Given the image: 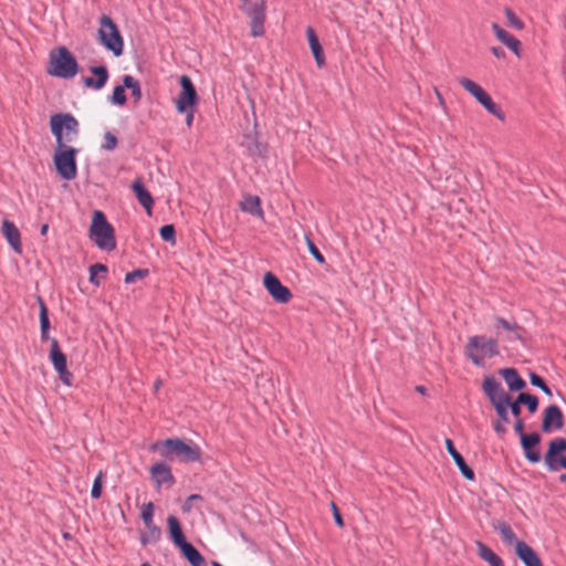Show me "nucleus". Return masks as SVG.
<instances>
[{"mask_svg": "<svg viewBox=\"0 0 566 566\" xmlns=\"http://www.w3.org/2000/svg\"><path fill=\"white\" fill-rule=\"evenodd\" d=\"M98 40L114 56L118 57L124 51V40L117 24L106 14L99 18Z\"/></svg>", "mask_w": 566, "mask_h": 566, "instance_id": "0eeeda50", "label": "nucleus"}, {"mask_svg": "<svg viewBox=\"0 0 566 566\" xmlns=\"http://www.w3.org/2000/svg\"><path fill=\"white\" fill-rule=\"evenodd\" d=\"M564 453H558L549 459V454H545L543 460L549 472H557L559 462L565 458Z\"/></svg>", "mask_w": 566, "mask_h": 566, "instance_id": "58836bf2", "label": "nucleus"}, {"mask_svg": "<svg viewBox=\"0 0 566 566\" xmlns=\"http://www.w3.org/2000/svg\"><path fill=\"white\" fill-rule=\"evenodd\" d=\"M479 557L486 562L490 566H504L500 556H497L488 545L476 542Z\"/></svg>", "mask_w": 566, "mask_h": 566, "instance_id": "a878e982", "label": "nucleus"}, {"mask_svg": "<svg viewBox=\"0 0 566 566\" xmlns=\"http://www.w3.org/2000/svg\"><path fill=\"white\" fill-rule=\"evenodd\" d=\"M51 133L55 137L56 148L53 156L59 176L64 180H73L77 175V149L69 146L80 133L77 119L70 113H57L50 118Z\"/></svg>", "mask_w": 566, "mask_h": 566, "instance_id": "f257e3e1", "label": "nucleus"}, {"mask_svg": "<svg viewBox=\"0 0 566 566\" xmlns=\"http://www.w3.org/2000/svg\"><path fill=\"white\" fill-rule=\"evenodd\" d=\"M524 428H525L524 421L522 419L517 418V420L514 423V431H515L516 434H518L520 441L522 440V436L526 434L524 432Z\"/></svg>", "mask_w": 566, "mask_h": 566, "instance_id": "3c124183", "label": "nucleus"}, {"mask_svg": "<svg viewBox=\"0 0 566 566\" xmlns=\"http://www.w3.org/2000/svg\"><path fill=\"white\" fill-rule=\"evenodd\" d=\"M48 230H49V226H48V224H43V226L41 227L40 233H41L42 235H45V234H46V232H48Z\"/></svg>", "mask_w": 566, "mask_h": 566, "instance_id": "13d9d810", "label": "nucleus"}, {"mask_svg": "<svg viewBox=\"0 0 566 566\" xmlns=\"http://www.w3.org/2000/svg\"><path fill=\"white\" fill-rule=\"evenodd\" d=\"M482 388L491 405H495L499 401L507 405L510 395L505 392L501 382L497 381L493 376H486L483 379Z\"/></svg>", "mask_w": 566, "mask_h": 566, "instance_id": "ddd939ff", "label": "nucleus"}, {"mask_svg": "<svg viewBox=\"0 0 566 566\" xmlns=\"http://www.w3.org/2000/svg\"><path fill=\"white\" fill-rule=\"evenodd\" d=\"M90 238L104 251L116 249L115 230L101 210H95L90 227Z\"/></svg>", "mask_w": 566, "mask_h": 566, "instance_id": "20e7f679", "label": "nucleus"}, {"mask_svg": "<svg viewBox=\"0 0 566 566\" xmlns=\"http://www.w3.org/2000/svg\"><path fill=\"white\" fill-rule=\"evenodd\" d=\"M504 14H505V18L507 20V24L509 27L515 29V30H523L524 29V23L522 22V20L513 12L512 9H510L509 7H505L504 8Z\"/></svg>", "mask_w": 566, "mask_h": 566, "instance_id": "e433bc0d", "label": "nucleus"}, {"mask_svg": "<svg viewBox=\"0 0 566 566\" xmlns=\"http://www.w3.org/2000/svg\"><path fill=\"white\" fill-rule=\"evenodd\" d=\"M566 452V439L555 438L548 442V448L545 454H549V459L558 453Z\"/></svg>", "mask_w": 566, "mask_h": 566, "instance_id": "2f4dec72", "label": "nucleus"}, {"mask_svg": "<svg viewBox=\"0 0 566 566\" xmlns=\"http://www.w3.org/2000/svg\"><path fill=\"white\" fill-rule=\"evenodd\" d=\"M147 532L140 533V543L142 545L146 546L151 543H156L161 537V530L155 525V523L150 524L149 526H146Z\"/></svg>", "mask_w": 566, "mask_h": 566, "instance_id": "c85d7f7f", "label": "nucleus"}, {"mask_svg": "<svg viewBox=\"0 0 566 566\" xmlns=\"http://www.w3.org/2000/svg\"><path fill=\"white\" fill-rule=\"evenodd\" d=\"M500 354L497 340L475 335L468 339L465 356L475 365L483 366L484 358H492Z\"/></svg>", "mask_w": 566, "mask_h": 566, "instance_id": "423d86ee", "label": "nucleus"}, {"mask_svg": "<svg viewBox=\"0 0 566 566\" xmlns=\"http://www.w3.org/2000/svg\"><path fill=\"white\" fill-rule=\"evenodd\" d=\"M566 470V457L559 462L558 470Z\"/></svg>", "mask_w": 566, "mask_h": 566, "instance_id": "bf43d9fd", "label": "nucleus"}, {"mask_svg": "<svg viewBox=\"0 0 566 566\" xmlns=\"http://www.w3.org/2000/svg\"><path fill=\"white\" fill-rule=\"evenodd\" d=\"M493 429L496 433L499 434H504L506 432V428L504 427V424L502 423V421H495L493 423Z\"/></svg>", "mask_w": 566, "mask_h": 566, "instance_id": "5fc2aeb1", "label": "nucleus"}, {"mask_svg": "<svg viewBox=\"0 0 566 566\" xmlns=\"http://www.w3.org/2000/svg\"><path fill=\"white\" fill-rule=\"evenodd\" d=\"M444 443H446L448 453L453 459V461L457 464L458 469L460 470L462 476L469 481H473L475 478L474 471L472 470V468H470L467 464V462H465L464 458L461 455V453L458 452V450L454 447L453 441L451 439L447 438Z\"/></svg>", "mask_w": 566, "mask_h": 566, "instance_id": "2eb2a0df", "label": "nucleus"}, {"mask_svg": "<svg viewBox=\"0 0 566 566\" xmlns=\"http://www.w3.org/2000/svg\"><path fill=\"white\" fill-rule=\"evenodd\" d=\"M306 244H307V249H308V252L311 253V255L319 263V264H324L325 263V258L324 255L321 253V251L318 250V248L315 245V243L311 240L310 237H306Z\"/></svg>", "mask_w": 566, "mask_h": 566, "instance_id": "c03bdc74", "label": "nucleus"}, {"mask_svg": "<svg viewBox=\"0 0 566 566\" xmlns=\"http://www.w3.org/2000/svg\"><path fill=\"white\" fill-rule=\"evenodd\" d=\"M515 554L525 566H544L537 553L523 541L516 543Z\"/></svg>", "mask_w": 566, "mask_h": 566, "instance_id": "6ab92c4d", "label": "nucleus"}, {"mask_svg": "<svg viewBox=\"0 0 566 566\" xmlns=\"http://www.w3.org/2000/svg\"><path fill=\"white\" fill-rule=\"evenodd\" d=\"M2 233L13 251L20 254L22 252V244L17 226L12 221L4 219L2 222Z\"/></svg>", "mask_w": 566, "mask_h": 566, "instance_id": "aec40b11", "label": "nucleus"}, {"mask_svg": "<svg viewBox=\"0 0 566 566\" xmlns=\"http://www.w3.org/2000/svg\"><path fill=\"white\" fill-rule=\"evenodd\" d=\"M211 565H212V566H223V565H221L219 562H216V560H213V562L211 563Z\"/></svg>", "mask_w": 566, "mask_h": 566, "instance_id": "680f3d73", "label": "nucleus"}, {"mask_svg": "<svg viewBox=\"0 0 566 566\" xmlns=\"http://www.w3.org/2000/svg\"><path fill=\"white\" fill-rule=\"evenodd\" d=\"M202 500V496L200 494H191L189 495L185 503L182 504V511L185 513H189L191 511V505L193 504V502L196 501H201Z\"/></svg>", "mask_w": 566, "mask_h": 566, "instance_id": "09e8293b", "label": "nucleus"}, {"mask_svg": "<svg viewBox=\"0 0 566 566\" xmlns=\"http://www.w3.org/2000/svg\"><path fill=\"white\" fill-rule=\"evenodd\" d=\"M241 10L251 19V35L261 36L264 33L265 2L264 0H241Z\"/></svg>", "mask_w": 566, "mask_h": 566, "instance_id": "1a4fd4ad", "label": "nucleus"}, {"mask_svg": "<svg viewBox=\"0 0 566 566\" xmlns=\"http://www.w3.org/2000/svg\"><path fill=\"white\" fill-rule=\"evenodd\" d=\"M240 208L242 211L248 212L252 216H262L263 211L261 209V200L258 196L247 195L243 200L240 202Z\"/></svg>", "mask_w": 566, "mask_h": 566, "instance_id": "bb28decb", "label": "nucleus"}, {"mask_svg": "<svg viewBox=\"0 0 566 566\" xmlns=\"http://www.w3.org/2000/svg\"><path fill=\"white\" fill-rule=\"evenodd\" d=\"M459 84L468 91L475 99L493 116L504 120L505 116L501 107L493 102L492 97L475 82L470 78H459Z\"/></svg>", "mask_w": 566, "mask_h": 566, "instance_id": "6e6552de", "label": "nucleus"}, {"mask_svg": "<svg viewBox=\"0 0 566 566\" xmlns=\"http://www.w3.org/2000/svg\"><path fill=\"white\" fill-rule=\"evenodd\" d=\"M132 190L134 191L138 202L147 211V213L151 214V210L154 207V199H153L150 192L146 189V187L140 178L136 179L132 184Z\"/></svg>", "mask_w": 566, "mask_h": 566, "instance_id": "4be33fe9", "label": "nucleus"}, {"mask_svg": "<svg viewBox=\"0 0 566 566\" xmlns=\"http://www.w3.org/2000/svg\"><path fill=\"white\" fill-rule=\"evenodd\" d=\"M154 511L155 506L153 502H148L143 505L140 517L145 524V526H149L154 523Z\"/></svg>", "mask_w": 566, "mask_h": 566, "instance_id": "ea45409f", "label": "nucleus"}, {"mask_svg": "<svg viewBox=\"0 0 566 566\" xmlns=\"http://www.w3.org/2000/svg\"><path fill=\"white\" fill-rule=\"evenodd\" d=\"M331 506H332L333 517H334L335 524L337 526H339V527H343L344 526V520H343V516H342L337 505L334 502H332Z\"/></svg>", "mask_w": 566, "mask_h": 566, "instance_id": "8fccbe9b", "label": "nucleus"}, {"mask_svg": "<svg viewBox=\"0 0 566 566\" xmlns=\"http://www.w3.org/2000/svg\"><path fill=\"white\" fill-rule=\"evenodd\" d=\"M159 235L165 242H176V229L174 224H165L159 229Z\"/></svg>", "mask_w": 566, "mask_h": 566, "instance_id": "4c0bfd02", "label": "nucleus"}, {"mask_svg": "<svg viewBox=\"0 0 566 566\" xmlns=\"http://www.w3.org/2000/svg\"><path fill=\"white\" fill-rule=\"evenodd\" d=\"M80 66L75 56L65 46H59L50 53L48 73L60 78H72L78 73Z\"/></svg>", "mask_w": 566, "mask_h": 566, "instance_id": "39448f33", "label": "nucleus"}, {"mask_svg": "<svg viewBox=\"0 0 566 566\" xmlns=\"http://www.w3.org/2000/svg\"><path fill=\"white\" fill-rule=\"evenodd\" d=\"M496 39L510 49L516 56H521V42L497 23L492 24Z\"/></svg>", "mask_w": 566, "mask_h": 566, "instance_id": "412c9836", "label": "nucleus"}, {"mask_svg": "<svg viewBox=\"0 0 566 566\" xmlns=\"http://www.w3.org/2000/svg\"><path fill=\"white\" fill-rule=\"evenodd\" d=\"M493 527L496 532L500 533L503 542H505L507 545L514 544L516 546V543L520 539H517L515 533L513 532V530L509 523L497 522L496 524H493Z\"/></svg>", "mask_w": 566, "mask_h": 566, "instance_id": "cd10ccee", "label": "nucleus"}, {"mask_svg": "<svg viewBox=\"0 0 566 566\" xmlns=\"http://www.w3.org/2000/svg\"><path fill=\"white\" fill-rule=\"evenodd\" d=\"M149 271L148 269H136L132 272H128L125 275V283L132 284L135 283L137 280L145 279L148 275Z\"/></svg>", "mask_w": 566, "mask_h": 566, "instance_id": "a19ab883", "label": "nucleus"}, {"mask_svg": "<svg viewBox=\"0 0 566 566\" xmlns=\"http://www.w3.org/2000/svg\"><path fill=\"white\" fill-rule=\"evenodd\" d=\"M558 480L560 483H566V474H560Z\"/></svg>", "mask_w": 566, "mask_h": 566, "instance_id": "052dcab7", "label": "nucleus"}, {"mask_svg": "<svg viewBox=\"0 0 566 566\" xmlns=\"http://www.w3.org/2000/svg\"><path fill=\"white\" fill-rule=\"evenodd\" d=\"M495 328L502 327L505 329L509 335L506 339L509 342L513 340H521L522 343L525 342L524 334L526 333L525 328L518 325L515 321H509L503 317H495Z\"/></svg>", "mask_w": 566, "mask_h": 566, "instance_id": "dca6fc26", "label": "nucleus"}, {"mask_svg": "<svg viewBox=\"0 0 566 566\" xmlns=\"http://www.w3.org/2000/svg\"><path fill=\"white\" fill-rule=\"evenodd\" d=\"M117 137L113 133L106 132L104 134V143L102 144V149L112 151L117 147Z\"/></svg>", "mask_w": 566, "mask_h": 566, "instance_id": "37998d69", "label": "nucleus"}, {"mask_svg": "<svg viewBox=\"0 0 566 566\" xmlns=\"http://www.w3.org/2000/svg\"><path fill=\"white\" fill-rule=\"evenodd\" d=\"M196 107L187 109L184 112L186 114V124L188 127L192 125L193 116H195Z\"/></svg>", "mask_w": 566, "mask_h": 566, "instance_id": "603ef678", "label": "nucleus"}, {"mask_svg": "<svg viewBox=\"0 0 566 566\" xmlns=\"http://www.w3.org/2000/svg\"><path fill=\"white\" fill-rule=\"evenodd\" d=\"M125 88L126 87L124 86V84L115 86L112 95L108 97L109 102L112 104L119 105V106L125 105L127 102Z\"/></svg>", "mask_w": 566, "mask_h": 566, "instance_id": "f704fd0d", "label": "nucleus"}, {"mask_svg": "<svg viewBox=\"0 0 566 566\" xmlns=\"http://www.w3.org/2000/svg\"><path fill=\"white\" fill-rule=\"evenodd\" d=\"M564 427V415L556 405L548 406L543 412L541 429L545 433L559 430Z\"/></svg>", "mask_w": 566, "mask_h": 566, "instance_id": "4468645a", "label": "nucleus"}, {"mask_svg": "<svg viewBox=\"0 0 566 566\" xmlns=\"http://www.w3.org/2000/svg\"><path fill=\"white\" fill-rule=\"evenodd\" d=\"M56 371L59 374V378L61 379V381L64 385H66V386H71L72 385L73 374L71 371H69L67 367L62 368V369L56 370Z\"/></svg>", "mask_w": 566, "mask_h": 566, "instance_id": "de8ad7c7", "label": "nucleus"}, {"mask_svg": "<svg viewBox=\"0 0 566 566\" xmlns=\"http://www.w3.org/2000/svg\"><path fill=\"white\" fill-rule=\"evenodd\" d=\"M50 360L55 370L67 367L66 355L61 350L56 338L51 339Z\"/></svg>", "mask_w": 566, "mask_h": 566, "instance_id": "393cba45", "label": "nucleus"}, {"mask_svg": "<svg viewBox=\"0 0 566 566\" xmlns=\"http://www.w3.org/2000/svg\"><path fill=\"white\" fill-rule=\"evenodd\" d=\"M263 285L275 302L286 304L292 300L293 295L290 289L283 285L272 272L264 274Z\"/></svg>", "mask_w": 566, "mask_h": 566, "instance_id": "9b49d317", "label": "nucleus"}, {"mask_svg": "<svg viewBox=\"0 0 566 566\" xmlns=\"http://www.w3.org/2000/svg\"><path fill=\"white\" fill-rule=\"evenodd\" d=\"M52 338H50L49 336V331H41V340L42 342H46V340H50L51 342Z\"/></svg>", "mask_w": 566, "mask_h": 566, "instance_id": "6e6d98bb", "label": "nucleus"}, {"mask_svg": "<svg viewBox=\"0 0 566 566\" xmlns=\"http://www.w3.org/2000/svg\"><path fill=\"white\" fill-rule=\"evenodd\" d=\"M521 405H522V402H518V396L516 397V399L514 401L510 397L509 403H507V409L510 408L512 415L515 418H518L521 416V412H522Z\"/></svg>", "mask_w": 566, "mask_h": 566, "instance_id": "49530a36", "label": "nucleus"}, {"mask_svg": "<svg viewBox=\"0 0 566 566\" xmlns=\"http://www.w3.org/2000/svg\"><path fill=\"white\" fill-rule=\"evenodd\" d=\"M181 91L176 101V108L178 112H187L189 108H193L198 104V94L191 78L184 74L179 78Z\"/></svg>", "mask_w": 566, "mask_h": 566, "instance_id": "9d476101", "label": "nucleus"}, {"mask_svg": "<svg viewBox=\"0 0 566 566\" xmlns=\"http://www.w3.org/2000/svg\"><path fill=\"white\" fill-rule=\"evenodd\" d=\"M169 538L176 547L179 548L181 555L189 562L191 566H206V559L200 552L187 541L179 520L175 515L167 518Z\"/></svg>", "mask_w": 566, "mask_h": 566, "instance_id": "7ed1b4c3", "label": "nucleus"}, {"mask_svg": "<svg viewBox=\"0 0 566 566\" xmlns=\"http://www.w3.org/2000/svg\"><path fill=\"white\" fill-rule=\"evenodd\" d=\"M493 408L495 409L496 411V415L499 417V421H502L504 423H509L510 422V417H509V410H507V405L505 403H502V402H497L495 405H492Z\"/></svg>", "mask_w": 566, "mask_h": 566, "instance_id": "a18cd8bd", "label": "nucleus"}, {"mask_svg": "<svg viewBox=\"0 0 566 566\" xmlns=\"http://www.w3.org/2000/svg\"><path fill=\"white\" fill-rule=\"evenodd\" d=\"M38 303H39V310H40V313H39L40 329L41 331H50L51 324H50V319H49V313H48L46 305L41 297H38Z\"/></svg>", "mask_w": 566, "mask_h": 566, "instance_id": "72a5a7b5", "label": "nucleus"}, {"mask_svg": "<svg viewBox=\"0 0 566 566\" xmlns=\"http://www.w3.org/2000/svg\"><path fill=\"white\" fill-rule=\"evenodd\" d=\"M157 451L163 458L168 461L179 460L180 462H198L201 458V450L195 443H186L179 438H169L163 441H157L150 448Z\"/></svg>", "mask_w": 566, "mask_h": 566, "instance_id": "f03ea898", "label": "nucleus"}, {"mask_svg": "<svg viewBox=\"0 0 566 566\" xmlns=\"http://www.w3.org/2000/svg\"><path fill=\"white\" fill-rule=\"evenodd\" d=\"M491 52L497 59H504L506 56L505 51L501 46H492Z\"/></svg>", "mask_w": 566, "mask_h": 566, "instance_id": "864d4df0", "label": "nucleus"}, {"mask_svg": "<svg viewBox=\"0 0 566 566\" xmlns=\"http://www.w3.org/2000/svg\"><path fill=\"white\" fill-rule=\"evenodd\" d=\"M530 382L532 386L539 388L546 396H553L552 389L547 386L545 380L536 373H530Z\"/></svg>", "mask_w": 566, "mask_h": 566, "instance_id": "c9c22d12", "label": "nucleus"}, {"mask_svg": "<svg viewBox=\"0 0 566 566\" xmlns=\"http://www.w3.org/2000/svg\"><path fill=\"white\" fill-rule=\"evenodd\" d=\"M90 72L95 76V78L88 76L83 77L84 85L96 91L102 90L109 77L107 67L105 65L91 66Z\"/></svg>", "mask_w": 566, "mask_h": 566, "instance_id": "a211bd4d", "label": "nucleus"}, {"mask_svg": "<svg viewBox=\"0 0 566 566\" xmlns=\"http://www.w3.org/2000/svg\"><path fill=\"white\" fill-rule=\"evenodd\" d=\"M124 86L127 90H130L132 96L135 102L140 101L142 98V88L139 82L132 75H124L123 77Z\"/></svg>", "mask_w": 566, "mask_h": 566, "instance_id": "c756f323", "label": "nucleus"}, {"mask_svg": "<svg viewBox=\"0 0 566 566\" xmlns=\"http://www.w3.org/2000/svg\"><path fill=\"white\" fill-rule=\"evenodd\" d=\"M518 402L525 405L530 413H535L538 409V398L535 395L528 392H520Z\"/></svg>", "mask_w": 566, "mask_h": 566, "instance_id": "7c9ffc66", "label": "nucleus"}, {"mask_svg": "<svg viewBox=\"0 0 566 566\" xmlns=\"http://www.w3.org/2000/svg\"><path fill=\"white\" fill-rule=\"evenodd\" d=\"M306 36L308 40V45H310L311 52L315 59L317 66L323 67L326 63L324 51L319 43L318 36L316 35V33L312 27L306 28Z\"/></svg>", "mask_w": 566, "mask_h": 566, "instance_id": "5701e85b", "label": "nucleus"}, {"mask_svg": "<svg viewBox=\"0 0 566 566\" xmlns=\"http://www.w3.org/2000/svg\"><path fill=\"white\" fill-rule=\"evenodd\" d=\"M140 566H151L149 563H143Z\"/></svg>", "mask_w": 566, "mask_h": 566, "instance_id": "e2e57ef3", "label": "nucleus"}, {"mask_svg": "<svg viewBox=\"0 0 566 566\" xmlns=\"http://www.w3.org/2000/svg\"><path fill=\"white\" fill-rule=\"evenodd\" d=\"M103 478H104V472L99 471L98 474L96 475L94 482H93V486H92V490H91V496L94 500L99 499L101 495H102Z\"/></svg>", "mask_w": 566, "mask_h": 566, "instance_id": "79ce46f5", "label": "nucleus"}, {"mask_svg": "<svg viewBox=\"0 0 566 566\" xmlns=\"http://www.w3.org/2000/svg\"><path fill=\"white\" fill-rule=\"evenodd\" d=\"M107 270H108L107 266L103 263H95V264L91 265L88 269L91 284H93L95 286H99L101 280L98 279V275H99V273H106Z\"/></svg>", "mask_w": 566, "mask_h": 566, "instance_id": "473e14b6", "label": "nucleus"}, {"mask_svg": "<svg viewBox=\"0 0 566 566\" xmlns=\"http://www.w3.org/2000/svg\"><path fill=\"white\" fill-rule=\"evenodd\" d=\"M541 442L542 436L538 432H531L522 436V440L520 441L521 448L525 459L532 464H536L542 460L539 449Z\"/></svg>", "mask_w": 566, "mask_h": 566, "instance_id": "f8f14e48", "label": "nucleus"}, {"mask_svg": "<svg viewBox=\"0 0 566 566\" xmlns=\"http://www.w3.org/2000/svg\"><path fill=\"white\" fill-rule=\"evenodd\" d=\"M149 473L151 479L155 481L157 486H161L163 484L172 485L175 483V478L171 473L170 467L165 462H156L149 469Z\"/></svg>", "mask_w": 566, "mask_h": 566, "instance_id": "f3484780", "label": "nucleus"}, {"mask_svg": "<svg viewBox=\"0 0 566 566\" xmlns=\"http://www.w3.org/2000/svg\"><path fill=\"white\" fill-rule=\"evenodd\" d=\"M416 391H417V392H419V394H421V395H426V394H427V389H426V387H423V386H421V385H419V386H417V387H416Z\"/></svg>", "mask_w": 566, "mask_h": 566, "instance_id": "4d7b16f0", "label": "nucleus"}, {"mask_svg": "<svg viewBox=\"0 0 566 566\" xmlns=\"http://www.w3.org/2000/svg\"><path fill=\"white\" fill-rule=\"evenodd\" d=\"M499 374L504 378L511 391H522L526 387L525 380L518 375L517 370L513 367L500 369Z\"/></svg>", "mask_w": 566, "mask_h": 566, "instance_id": "b1692460", "label": "nucleus"}]
</instances>
